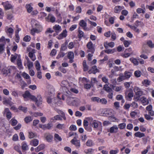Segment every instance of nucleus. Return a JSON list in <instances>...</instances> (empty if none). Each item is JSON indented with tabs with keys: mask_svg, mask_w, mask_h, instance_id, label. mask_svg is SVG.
<instances>
[{
	"mask_svg": "<svg viewBox=\"0 0 154 154\" xmlns=\"http://www.w3.org/2000/svg\"><path fill=\"white\" fill-rule=\"evenodd\" d=\"M47 102L49 103L51 102L52 103V106L54 108L55 110L57 111H58V109L57 108V106H58V100L57 98H54L52 99H51L50 98H48L47 100Z\"/></svg>",
	"mask_w": 154,
	"mask_h": 154,
	"instance_id": "3",
	"label": "nucleus"
},
{
	"mask_svg": "<svg viewBox=\"0 0 154 154\" xmlns=\"http://www.w3.org/2000/svg\"><path fill=\"white\" fill-rule=\"evenodd\" d=\"M135 76L137 77H139L141 75V72L140 71L137 70L134 72Z\"/></svg>",
	"mask_w": 154,
	"mask_h": 154,
	"instance_id": "42",
	"label": "nucleus"
},
{
	"mask_svg": "<svg viewBox=\"0 0 154 154\" xmlns=\"http://www.w3.org/2000/svg\"><path fill=\"white\" fill-rule=\"evenodd\" d=\"M136 12L138 14H140L141 13L144 14L145 12L144 10L140 8L137 9Z\"/></svg>",
	"mask_w": 154,
	"mask_h": 154,
	"instance_id": "50",
	"label": "nucleus"
},
{
	"mask_svg": "<svg viewBox=\"0 0 154 154\" xmlns=\"http://www.w3.org/2000/svg\"><path fill=\"white\" fill-rule=\"evenodd\" d=\"M31 4H26V8L27 9V11L29 13H31L33 10V8Z\"/></svg>",
	"mask_w": 154,
	"mask_h": 154,
	"instance_id": "22",
	"label": "nucleus"
},
{
	"mask_svg": "<svg viewBox=\"0 0 154 154\" xmlns=\"http://www.w3.org/2000/svg\"><path fill=\"white\" fill-rule=\"evenodd\" d=\"M100 99L98 97H94L91 98L92 100L94 101H97L98 102H100Z\"/></svg>",
	"mask_w": 154,
	"mask_h": 154,
	"instance_id": "61",
	"label": "nucleus"
},
{
	"mask_svg": "<svg viewBox=\"0 0 154 154\" xmlns=\"http://www.w3.org/2000/svg\"><path fill=\"white\" fill-rule=\"evenodd\" d=\"M5 44L4 43L0 44V54H2L5 51Z\"/></svg>",
	"mask_w": 154,
	"mask_h": 154,
	"instance_id": "34",
	"label": "nucleus"
},
{
	"mask_svg": "<svg viewBox=\"0 0 154 154\" xmlns=\"http://www.w3.org/2000/svg\"><path fill=\"white\" fill-rule=\"evenodd\" d=\"M18 109L24 112H26L27 111V108L26 107H23L22 106H20L18 107Z\"/></svg>",
	"mask_w": 154,
	"mask_h": 154,
	"instance_id": "43",
	"label": "nucleus"
},
{
	"mask_svg": "<svg viewBox=\"0 0 154 154\" xmlns=\"http://www.w3.org/2000/svg\"><path fill=\"white\" fill-rule=\"evenodd\" d=\"M111 38L112 39V40L114 41L116 40V34L114 32H112L111 33Z\"/></svg>",
	"mask_w": 154,
	"mask_h": 154,
	"instance_id": "62",
	"label": "nucleus"
},
{
	"mask_svg": "<svg viewBox=\"0 0 154 154\" xmlns=\"http://www.w3.org/2000/svg\"><path fill=\"white\" fill-rule=\"evenodd\" d=\"M31 115L35 117H37L38 116H42L43 115V113L39 112H35L32 113Z\"/></svg>",
	"mask_w": 154,
	"mask_h": 154,
	"instance_id": "38",
	"label": "nucleus"
},
{
	"mask_svg": "<svg viewBox=\"0 0 154 154\" xmlns=\"http://www.w3.org/2000/svg\"><path fill=\"white\" fill-rule=\"evenodd\" d=\"M32 100L35 102L36 104L38 106H39L42 103V98L41 96L40 95H38L36 97L35 96V99Z\"/></svg>",
	"mask_w": 154,
	"mask_h": 154,
	"instance_id": "4",
	"label": "nucleus"
},
{
	"mask_svg": "<svg viewBox=\"0 0 154 154\" xmlns=\"http://www.w3.org/2000/svg\"><path fill=\"white\" fill-rule=\"evenodd\" d=\"M103 89L108 92H110L112 91V89L107 85H104L103 87Z\"/></svg>",
	"mask_w": 154,
	"mask_h": 154,
	"instance_id": "31",
	"label": "nucleus"
},
{
	"mask_svg": "<svg viewBox=\"0 0 154 154\" xmlns=\"http://www.w3.org/2000/svg\"><path fill=\"white\" fill-rule=\"evenodd\" d=\"M67 31L66 30H63V32L59 35L58 39H62L66 37L67 35Z\"/></svg>",
	"mask_w": 154,
	"mask_h": 154,
	"instance_id": "19",
	"label": "nucleus"
},
{
	"mask_svg": "<svg viewBox=\"0 0 154 154\" xmlns=\"http://www.w3.org/2000/svg\"><path fill=\"white\" fill-rule=\"evenodd\" d=\"M17 123V121L14 118H12L10 121V123L12 126L16 125Z\"/></svg>",
	"mask_w": 154,
	"mask_h": 154,
	"instance_id": "33",
	"label": "nucleus"
},
{
	"mask_svg": "<svg viewBox=\"0 0 154 154\" xmlns=\"http://www.w3.org/2000/svg\"><path fill=\"white\" fill-rule=\"evenodd\" d=\"M141 100L143 105H146L149 103V101L147 99L144 97H142Z\"/></svg>",
	"mask_w": 154,
	"mask_h": 154,
	"instance_id": "28",
	"label": "nucleus"
},
{
	"mask_svg": "<svg viewBox=\"0 0 154 154\" xmlns=\"http://www.w3.org/2000/svg\"><path fill=\"white\" fill-rule=\"evenodd\" d=\"M65 54L63 51H60L59 53L58 54V57H63Z\"/></svg>",
	"mask_w": 154,
	"mask_h": 154,
	"instance_id": "63",
	"label": "nucleus"
},
{
	"mask_svg": "<svg viewBox=\"0 0 154 154\" xmlns=\"http://www.w3.org/2000/svg\"><path fill=\"white\" fill-rule=\"evenodd\" d=\"M58 119V115H57L54 117H52L50 120V121L51 122H55Z\"/></svg>",
	"mask_w": 154,
	"mask_h": 154,
	"instance_id": "56",
	"label": "nucleus"
},
{
	"mask_svg": "<svg viewBox=\"0 0 154 154\" xmlns=\"http://www.w3.org/2000/svg\"><path fill=\"white\" fill-rule=\"evenodd\" d=\"M79 25L85 31H88L89 29L87 27V23L83 20H80Z\"/></svg>",
	"mask_w": 154,
	"mask_h": 154,
	"instance_id": "7",
	"label": "nucleus"
},
{
	"mask_svg": "<svg viewBox=\"0 0 154 154\" xmlns=\"http://www.w3.org/2000/svg\"><path fill=\"white\" fill-rule=\"evenodd\" d=\"M30 40L31 37L28 35H26L23 38V40L26 42H29Z\"/></svg>",
	"mask_w": 154,
	"mask_h": 154,
	"instance_id": "53",
	"label": "nucleus"
},
{
	"mask_svg": "<svg viewBox=\"0 0 154 154\" xmlns=\"http://www.w3.org/2000/svg\"><path fill=\"white\" fill-rule=\"evenodd\" d=\"M123 8V7L121 6H116L114 8V12L115 13H118Z\"/></svg>",
	"mask_w": 154,
	"mask_h": 154,
	"instance_id": "25",
	"label": "nucleus"
},
{
	"mask_svg": "<svg viewBox=\"0 0 154 154\" xmlns=\"http://www.w3.org/2000/svg\"><path fill=\"white\" fill-rule=\"evenodd\" d=\"M21 148L23 150H27L29 149L28 146L27 145L26 143L24 141L21 143Z\"/></svg>",
	"mask_w": 154,
	"mask_h": 154,
	"instance_id": "23",
	"label": "nucleus"
},
{
	"mask_svg": "<svg viewBox=\"0 0 154 154\" xmlns=\"http://www.w3.org/2000/svg\"><path fill=\"white\" fill-rule=\"evenodd\" d=\"M4 114H5L8 119H10L12 117V114L8 108H5L4 111Z\"/></svg>",
	"mask_w": 154,
	"mask_h": 154,
	"instance_id": "13",
	"label": "nucleus"
},
{
	"mask_svg": "<svg viewBox=\"0 0 154 154\" xmlns=\"http://www.w3.org/2000/svg\"><path fill=\"white\" fill-rule=\"evenodd\" d=\"M20 55L19 54H15L14 55L12 54L11 56V62H14L16 59H17Z\"/></svg>",
	"mask_w": 154,
	"mask_h": 154,
	"instance_id": "20",
	"label": "nucleus"
},
{
	"mask_svg": "<svg viewBox=\"0 0 154 154\" xmlns=\"http://www.w3.org/2000/svg\"><path fill=\"white\" fill-rule=\"evenodd\" d=\"M83 67L84 71H86L88 70V67L86 64V61L85 60L83 61Z\"/></svg>",
	"mask_w": 154,
	"mask_h": 154,
	"instance_id": "40",
	"label": "nucleus"
},
{
	"mask_svg": "<svg viewBox=\"0 0 154 154\" xmlns=\"http://www.w3.org/2000/svg\"><path fill=\"white\" fill-rule=\"evenodd\" d=\"M87 46L88 48V52H91L92 54L94 53V49L93 46V44L91 42H89L88 43Z\"/></svg>",
	"mask_w": 154,
	"mask_h": 154,
	"instance_id": "10",
	"label": "nucleus"
},
{
	"mask_svg": "<svg viewBox=\"0 0 154 154\" xmlns=\"http://www.w3.org/2000/svg\"><path fill=\"white\" fill-rule=\"evenodd\" d=\"M35 66L36 68V70L38 71H40V64L38 60H36L35 62Z\"/></svg>",
	"mask_w": 154,
	"mask_h": 154,
	"instance_id": "37",
	"label": "nucleus"
},
{
	"mask_svg": "<svg viewBox=\"0 0 154 154\" xmlns=\"http://www.w3.org/2000/svg\"><path fill=\"white\" fill-rule=\"evenodd\" d=\"M134 91L135 94L138 96H140L143 94V92L141 89L138 87H134Z\"/></svg>",
	"mask_w": 154,
	"mask_h": 154,
	"instance_id": "9",
	"label": "nucleus"
},
{
	"mask_svg": "<svg viewBox=\"0 0 154 154\" xmlns=\"http://www.w3.org/2000/svg\"><path fill=\"white\" fill-rule=\"evenodd\" d=\"M119 150L118 149H117L116 150H111L109 151V153L110 154H116L119 152Z\"/></svg>",
	"mask_w": 154,
	"mask_h": 154,
	"instance_id": "59",
	"label": "nucleus"
},
{
	"mask_svg": "<svg viewBox=\"0 0 154 154\" xmlns=\"http://www.w3.org/2000/svg\"><path fill=\"white\" fill-rule=\"evenodd\" d=\"M116 51V50L115 49H107L105 51V53H106L108 54H112L114 53Z\"/></svg>",
	"mask_w": 154,
	"mask_h": 154,
	"instance_id": "41",
	"label": "nucleus"
},
{
	"mask_svg": "<svg viewBox=\"0 0 154 154\" xmlns=\"http://www.w3.org/2000/svg\"><path fill=\"white\" fill-rule=\"evenodd\" d=\"M63 119L65 120L66 119L65 113L62 110H58V120H62Z\"/></svg>",
	"mask_w": 154,
	"mask_h": 154,
	"instance_id": "11",
	"label": "nucleus"
},
{
	"mask_svg": "<svg viewBox=\"0 0 154 154\" xmlns=\"http://www.w3.org/2000/svg\"><path fill=\"white\" fill-rule=\"evenodd\" d=\"M27 67L28 69L29 70L31 69L33 67V63L31 61L27 63Z\"/></svg>",
	"mask_w": 154,
	"mask_h": 154,
	"instance_id": "51",
	"label": "nucleus"
},
{
	"mask_svg": "<svg viewBox=\"0 0 154 154\" xmlns=\"http://www.w3.org/2000/svg\"><path fill=\"white\" fill-rule=\"evenodd\" d=\"M2 5H3L5 10H6L11 9L12 8V6L11 3L8 1L2 2Z\"/></svg>",
	"mask_w": 154,
	"mask_h": 154,
	"instance_id": "5",
	"label": "nucleus"
},
{
	"mask_svg": "<svg viewBox=\"0 0 154 154\" xmlns=\"http://www.w3.org/2000/svg\"><path fill=\"white\" fill-rule=\"evenodd\" d=\"M22 75L24 78L28 79L27 81V83L28 84H30L31 83L30 77L28 74L26 73L25 72H23L22 73Z\"/></svg>",
	"mask_w": 154,
	"mask_h": 154,
	"instance_id": "17",
	"label": "nucleus"
},
{
	"mask_svg": "<svg viewBox=\"0 0 154 154\" xmlns=\"http://www.w3.org/2000/svg\"><path fill=\"white\" fill-rule=\"evenodd\" d=\"M113 106L116 109H118L120 107L119 103L118 102H114Z\"/></svg>",
	"mask_w": 154,
	"mask_h": 154,
	"instance_id": "52",
	"label": "nucleus"
},
{
	"mask_svg": "<svg viewBox=\"0 0 154 154\" xmlns=\"http://www.w3.org/2000/svg\"><path fill=\"white\" fill-rule=\"evenodd\" d=\"M20 140H24L25 139V137L23 132H20Z\"/></svg>",
	"mask_w": 154,
	"mask_h": 154,
	"instance_id": "60",
	"label": "nucleus"
},
{
	"mask_svg": "<svg viewBox=\"0 0 154 154\" xmlns=\"http://www.w3.org/2000/svg\"><path fill=\"white\" fill-rule=\"evenodd\" d=\"M90 122V124L93 128L96 129L99 126L102 127V123L96 120H93V118L91 117L88 118H87Z\"/></svg>",
	"mask_w": 154,
	"mask_h": 154,
	"instance_id": "2",
	"label": "nucleus"
},
{
	"mask_svg": "<svg viewBox=\"0 0 154 154\" xmlns=\"http://www.w3.org/2000/svg\"><path fill=\"white\" fill-rule=\"evenodd\" d=\"M86 144L88 146H91L94 145L93 141L91 140H88L87 141Z\"/></svg>",
	"mask_w": 154,
	"mask_h": 154,
	"instance_id": "35",
	"label": "nucleus"
},
{
	"mask_svg": "<svg viewBox=\"0 0 154 154\" xmlns=\"http://www.w3.org/2000/svg\"><path fill=\"white\" fill-rule=\"evenodd\" d=\"M39 143V140L37 139H34L31 140L30 142V144L31 146H36Z\"/></svg>",
	"mask_w": 154,
	"mask_h": 154,
	"instance_id": "21",
	"label": "nucleus"
},
{
	"mask_svg": "<svg viewBox=\"0 0 154 154\" xmlns=\"http://www.w3.org/2000/svg\"><path fill=\"white\" fill-rule=\"evenodd\" d=\"M99 102L103 104H106L107 103V101L104 98L100 99Z\"/></svg>",
	"mask_w": 154,
	"mask_h": 154,
	"instance_id": "57",
	"label": "nucleus"
},
{
	"mask_svg": "<svg viewBox=\"0 0 154 154\" xmlns=\"http://www.w3.org/2000/svg\"><path fill=\"white\" fill-rule=\"evenodd\" d=\"M32 23L35 28H32L30 31V33L32 35H34L35 33H39L42 30V27L39 23L37 20H32L31 21Z\"/></svg>",
	"mask_w": 154,
	"mask_h": 154,
	"instance_id": "1",
	"label": "nucleus"
},
{
	"mask_svg": "<svg viewBox=\"0 0 154 154\" xmlns=\"http://www.w3.org/2000/svg\"><path fill=\"white\" fill-rule=\"evenodd\" d=\"M137 26H133L131 29L135 32H137L138 33H139L140 31L139 29L137 28Z\"/></svg>",
	"mask_w": 154,
	"mask_h": 154,
	"instance_id": "58",
	"label": "nucleus"
},
{
	"mask_svg": "<svg viewBox=\"0 0 154 154\" xmlns=\"http://www.w3.org/2000/svg\"><path fill=\"white\" fill-rule=\"evenodd\" d=\"M151 82L149 80L145 79L142 82V83L145 87H147L150 85Z\"/></svg>",
	"mask_w": 154,
	"mask_h": 154,
	"instance_id": "27",
	"label": "nucleus"
},
{
	"mask_svg": "<svg viewBox=\"0 0 154 154\" xmlns=\"http://www.w3.org/2000/svg\"><path fill=\"white\" fill-rule=\"evenodd\" d=\"M125 98L128 100L131 101L133 97L134 93L132 91H130L128 93L127 92H125Z\"/></svg>",
	"mask_w": 154,
	"mask_h": 154,
	"instance_id": "15",
	"label": "nucleus"
},
{
	"mask_svg": "<svg viewBox=\"0 0 154 154\" xmlns=\"http://www.w3.org/2000/svg\"><path fill=\"white\" fill-rule=\"evenodd\" d=\"M119 76L117 79V81L119 82H121L126 79L125 75H124L122 74H120Z\"/></svg>",
	"mask_w": 154,
	"mask_h": 154,
	"instance_id": "30",
	"label": "nucleus"
},
{
	"mask_svg": "<svg viewBox=\"0 0 154 154\" xmlns=\"http://www.w3.org/2000/svg\"><path fill=\"white\" fill-rule=\"evenodd\" d=\"M14 29L11 27L8 28L6 32L11 35L14 32Z\"/></svg>",
	"mask_w": 154,
	"mask_h": 154,
	"instance_id": "54",
	"label": "nucleus"
},
{
	"mask_svg": "<svg viewBox=\"0 0 154 154\" xmlns=\"http://www.w3.org/2000/svg\"><path fill=\"white\" fill-rule=\"evenodd\" d=\"M130 61L134 65L137 66L139 64L138 60L135 58H131L130 59Z\"/></svg>",
	"mask_w": 154,
	"mask_h": 154,
	"instance_id": "29",
	"label": "nucleus"
},
{
	"mask_svg": "<svg viewBox=\"0 0 154 154\" xmlns=\"http://www.w3.org/2000/svg\"><path fill=\"white\" fill-rule=\"evenodd\" d=\"M124 75L126 79H127L130 77L131 75V73L130 72L125 71L124 73Z\"/></svg>",
	"mask_w": 154,
	"mask_h": 154,
	"instance_id": "39",
	"label": "nucleus"
},
{
	"mask_svg": "<svg viewBox=\"0 0 154 154\" xmlns=\"http://www.w3.org/2000/svg\"><path fill=\"white\" fill-rule=\"evenodd\" d=\"M33 119L32 117L29 116L26 117L24 119V121L26 123H28L32 121Z\"/></svg>",
	"mask_w": 154,
	"mask_h": 154,
	"instance_id": "36",
	"label": "nucleus"
},
{
	"mask_svg": "<svg viewBox=\"0 0 154 154\" xmlns=\"http://www.w3.org/2000/svg\"><path fill=\"white\" fill-rule=\"evenodd\" d=\"M3 103L5 105H9L10 106H12L13 103L9 99H5L3 101Z\"/></svg>",
	"mask_w": 154,
	"mask_h": 154,
	"instance_id": "26",
	"label": "nucleus"
},
{
	"mask_svg": "<svg viewBox=\"0 0 154 154\" xmlns=\"http://www.w3.org/2000/svg\"><path fill=\"white\" fill-rule=\"evenodd\" d=\"M67 58L69 60V63H72L74 62L73 59L74 58V54L72 52L70 51L67 54Z\"/></svg>",
	"mask_w": 154,
	"mask_h": 154,
	"instance_id": "14",
	"label": "nucleus"
},
{
	"mask_svg": "<svg viewBox=\"0 0 154 154\" xmlns=\"http://www.w3.org/2000/svg\"><path fill=\"white\" fill-rule=\"evenodd\" d=\"M126 124L125 123H123L120 124L118 125L119 128L121 129H123L125 128Z\"/></svg>",
	"mask_w": 154,
	"mask_h": 154,
	"instance_id": "44",
	"label": "nucleus"
},
{
	"mask_svg": "<svg viewBox=\"0 0 154 154\" xmlns=\"http://www.w3.org/2000/svg\"><path fill=\"white\" fill-rule=\"evenodd\" d=\"M23 96L25 99L29 98L32 100L35 99V96L31 95L29 92L28 91L25 92V93L23 94Z\"/></svg>",
	"mask_w": 154,
	"mask_h": 154,
	"instance_id": "6",
	"label": "nucleus"
},
{
	"mask_svg": "<svg viewBox=\"0 0 154 154\" xmlns=\"http://www.w3.org/2000/svg\"><path fill=\"white\" fill-rule=\"evenodd\" d=\"M11 94L15 97H17L18 96V93L17 91L14 89L11 91Z\"/></svg>",
	"mask_w": 154,
	"mask_h": 154,
	"instance_id": "48",
	"label": "nucleus"
},
{
	"mask_svg": "<svg viewBox=\"0 0 154 154\" xmlns=\"http://www.w3.org/2000/svg\"><path fill=\"white\" fill-rule=\"evenodd\" d=\"M28 137L29 138H32L34 137L35 134L33 132L31 131H29L28 132Z\"/></svg>",
	"mask_w": 154,
	"mask_h": 154,
	"instance_id": "55",
	"label": "nucleus"
},
{
	"mask_svg": "<svg viewBox=\"0 0 154 154\" xmlns=\"http://www.w3.org/2000/svg\"><path fill=\"white\" fill-rule=\"evenodd\" d=\"M147 45L150 48H154V44H153L152 41H148L147 43Z\"/></svg>",
	"mask_w": 154,
	"mask_h": 154,
	"instance_id": "47",
	"label": "nucleus"
},
{
	"mask_svg": "<svg viewBox=\"0 0 154 154\" xmlns=\"http://www.w3.org/2000/svg\"><path fill=\"white\" fill-rule=\"evenodd\" d=\"M71 143L74 145L77 149L79 148L81 146L80 140H77L75 137L71 141Z\"/></svg>",
	"mask_w": 154,
	"mask_h": 154,
	"instance_id": "8",
	"label": "nucleus"
},
{
	"mask_svg": "<svg viewBox=\"0 0 154 154\" xmlns=\"http://www.w3.org/2000/svg\"><path fill=\"white\" fill-rule=\"evenodd\" d=\"M46 20L48 21H50L52 23L54 22L55 21V17L52 14H49L48 16L45 18Z\"/></svg>",
	"mask_w": 154,
	"mask_h": 154,
	"instance_id": "16",
	"label": "nucleus"
},
{
	"mask_svg": "<svg viewBox=\"0 0 154 154\" xmlns=\"http://www.w3.org/2000/svg\"><path fill=\"white\" fill-rule=\"evenodd\" d=\"M35 52V50L34 49H32V51L29 52V57L33 61H34L36 59V57L34 54Z\"/></svg>",
	"mask_w": 154,
	"mask_h": 154,
	"instance_id": "12",
	"label": "nucleus"
},
{
	"mask_svg": "<svg viewBox=\"0 0 154 154\" xmlns=\"http://www.w3.org/2000/svg\"><path fill=\"white\" fill-rule=\"evenodd\" d=\"M46 139L48 142H51L53 138V137L51 135L48 134L46 135Z\"/></svg>",
	"mask_w": 154,
	"mask_h": 154,
	"instance_id": "49",
	"label": "nucleus"
},
{
	"mask_svg": "<svg viewBox=\"0 0 154 154\" xmlns=\"http://www.w3.org/2000/svg\"><path fill=\"white\" fill-rule=\"evenodd\" d=\"M17 65L18 68L19 69H21L22 68V63L21 60L20 58V56L18 59L17 60Z\"/></svg>",
	"mask_w": 154,
	"mask_h": 154,
	"instance_id": "24",
	"label": "nucleus"
},
{
	"mask_svg": "<svg viewBox=\"0 0 154 154\" xmlns=\"http://www.w3.org/2000/svg\"><path fill=\"white\" fill-rule=\"evenodd\" d=\"M78 32L79 33V34H78V36L79 38H81L84 36V33L82 31L79 30Z\"/></svg>",
	"mask_w": 154,
	"mask_h": 154,
	"instance_id": "46",
	"label": "nucleus"
},
{
	"mask_svg": "<svg viewBox=\"0 0 154 154\" xmlns=\"http://www.w3.org/2000/svg\"><path fill=\"white\" fill-rule=\"evenodd\" d=\"M134 135L136 137L141 138L144 137L145 136V134L143 133H141L140 132L138 131L136 132L134 134Z\"/></svg>",
	"mask_w": 154,
	"mask_h": 154,
	"instance_id": "32",
	"label": "nucleus"
},
{
	"mask_svg": "<svg viewBox=\"0 0 154 154\" xmlns=\"http://www.w3.org/2000/svg\"><path fill=\"white\" fill-rule=\"evenodd\" d=\"M151 5L149 6L146 5V7L147 8L149 9L150 11H152L153 9H154V2H152L151 4Z\"/></svg>",
	"mask_w": 154,
	"mask_h": 154,
	"instance_id": "45",
	"label": "nucleus"
},
{
	"mask_svg": "<svg viewBox=\"0 0 154 154\" xmlns=\"http://www.w3.org/2000/svg\"><path fill=\"white\" fill-rule=\"evenodd\" d=\"M118 128L116 125H114L109 129L110 133H116L117 132Z\"/></svg>",
	"mask_w": 154,
	"mask_h": 154,
	"instance_id": "18",
	"label": "nucleus"
},
{
	"mask_svg": "<svg viewBox=\"0 0 154 154\" xmlns=\"http://www.w3.org/2000/svg\"><path fill=\"white\" fill-rule=\"evenodd\" d=\"M18 137L17 134H15L12 137V140L14 141H17L18 140Z\"/></svg>",
	"mask_w": 154,
	"mask_h": 154,
	"instance_id": "64",
	"label": "nucleus"
}]
</instances>
